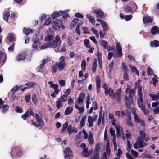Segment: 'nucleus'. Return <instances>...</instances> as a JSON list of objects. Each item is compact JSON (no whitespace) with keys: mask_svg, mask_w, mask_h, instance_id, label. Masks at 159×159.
<instances>
[{"mask_svg":"<svg viewBox=\"0 0 159 159\" xmlns=\"http://www.w3.org/2000/svg\"><path fill=\"white\" fill-rule=\"evenodd\" d=\"M124 11L126 12H128V11L131 12L132 11V10L131 7L129 6H126L124 7Z\"/></svg>","mask_w":159,"mask_h":159,"instance_id":"de8ad7c7","label":"nucleus"},{"mask_svg":"<svg viewBox=\"0 0 159 159\" xmlns=\"http://www.w3.org/2000/svg\"><path fill=\"white\" fill-rule=\"evenodd\" d=\"M122 153V151L121 149L119 148L118 149V152L116 153L117 156L120 157H121V155Z\"/></svg>","mask_w":159,"mask_h":159,"instance_id":"338daca9","label":"nucleus"},{"mask_svg":"<svg viewBox=\"0 0 159 159\" xmlns=\"http://www.w3.org/2000/svg\"><path fill=\"white\" fill-rule=\"evenodd\" d=\"M139 136L138 137V139L140 138L141 139L144 140L145 141L148 142L149 140L148 136H146L145 132L143 130H141L139 132Z\"/></svg>","mask_w":159,"mask_h":159,"instance_id":"4468645a","label":"nucleus"},{"mask_svg":"<svg viewBox=\"0 0 159 159\" xmlns=\"http://www.w3.org/2000/svg\"><path fill=\"white\" fill-rule=\"evenodd\" d=\"M143 21L144 24H146L152 22L153 20L150 17L144 16L143 18Z\"/></svg>","mask_w":159,"mask_h":159,"instance_id":"393cba45","label":"nucleus"},{"mask_svg":"<svg viewBox=\"0 0 159 159\" xmlns=\"http://www.w3.org/2000/svg\"><path fill=\"white\" fill-rule=\"evenodd\" d=\"M50 43L51 45V47L52 48H56L58 44V43L55 41L54 40H53L51 42H50Z\"/></svg>","mask_w":159,"mask_h":159,"instance_id":"4c0bfd02","label":"nucleus"},{"mask_svg":"<svg viewBox=\"0 0 159 159\" xmlns=\"http://www.w3.org/2000/svg\"><path fill=\"white\" fill-rule=\"evenodd\" d=\"M99 154L96 152H94V155L90 157V159H99Z\"/></svg>","mask_w":159,"mask_h":159,"instance_id":"a19ab883","label":"nucleus"},{"mask_svg":"<svg viewBox=\"0 0 159 159\" xmlns=\"http://www.w3.org/2000/svg\"><path fill=\"white\" fill-rule=\"evenodd\" d=\"M27 55L26 52H21L17 56L16 59L18 61L25 60L26 58Z\"/></svg>","mask_w":159,"mask_h":159,"instance_id":"9b49d317","label":"nucleus"},{"mask_svg":"<svg viewBox=\"0 0 159 159\" xmlns=\"http://www.w3.org/2000/svg\"><path fill=\"white\" fill-rule=\"evenodd\" d=\"M68 125V123L67 122H66L63 124L62 129L61 130V133H63L66 130Z\"/></svg>","mask_w":159,"mask_h":159,"instance_id":"37998d69","label":"nucleus"},{"mask_svg":"<svg viewBox=\"0 0 159 159\" xmlns=\"http://www.w3.org/2000/svg\"><path fill=\"white\" fill-rule=\"evenodd\" d=\"M10 154L13 159L14 157H21L23 155L21 148L20 146L13 147L11 149Z\"/></svg>","mask_w":159,"mask_h":159,"instance_id":"7ed1b4c3","label":"nucleus"},{"mask_svg":"<svg viewBox=\"0 0 159 159\" xmlns=\"http://www.w3.org/2000/svg\"><path fill=\"white\" fill-rule=\"evenodd\" d=\"M35 118L37 120V122H38V124L33 122H32V124L36 127L39 126L40 127H42L43 126L44 123L43 119L40 117L39 115L38 114H35Z\"/></svg>","mask_w":159,"mask_h":159,"instance_id":"6e6552de","label":"nucleus"},{"mask_svg":"<svg viewBox=\"0 0 159 159\" xmlns=\"http://www.w3.org/2000/svg\"><path fill=\"white\" fill-rule=\"evenodd\" d=\"M91 29L93 34L96 35V36L97 37H98L99 36L98 32L94 28L92 27Z\"/></svg>","mask_w":159,"mask_h":159,"instance_id":"4d7b16f0","label":"nucleus"},{"mask_svg":"<svg viewBox=\"0 0 159 159\" xmlns=\"http://www.w3.org/2000/svg\"><path fill=\"white\" fill-rule=\"evenodd\" d=\"M15 110L17 113H22L23 112V111L21 108L18 106L16 107Z\"/></svg>","mask_w":159,"mask_h":159,"instance_id":"603ef678","label":"nucleus"},{"mask_svg":"<svg viewBox=\"0 0 159 159\" xmlns=\"http://www.w3.org/2000/svg\"><path fill=\"white\" fill-rule=\"evenodd\" d=\"M85 96V94L83 92H82L80 94L79 98L77 99V101L79 104H80L81 102H83V99Z\"/></svg>","mask_w":159,"mask_h":159,"instance_id":"5701e85b","label":"nucleus"},{"mask_svg":"<svg viewBox=\"0 0 159 159\" xmlns=\"http://www.w3.org/2000/svg\"><path fill=\"white\" fill-rule=\"evenodd\" d=\"M114 67V62H111L108 66V68L109 69V71L110 72L111 71Z\"/></svg>","mask_w":159,"mask_h":159,"instance_id":"680f3d73","label":"nucleus"},{"mask_svg":"<svg viewBox=\"0 0 159 159\" xmlns=\"http://www.w3.org/2000/svg\"><path fill=\"white\" fill-rule=\"evenodd\" d=\"M144 140L141 139L139 138L134 144V147L135 149H137L139 148H143L148 145L147 143L144 142Z\"/></svg>","mask_w":159,"mask_h":159,"instance_id":"0eeeda50","label":"nucleus"},{"mask_svg":"<svg viewBox=\"0 0 159 159\" xmlns=\"http://www.w3.org/2000/svg\"><path fill=\"white\" fill-rule=\"evenodd\" d=\"M81 154L83 157H87L90 156V154L88 152V149L87 148L83 149V151Z\"/></svg>","mask_w":159,"mask_h":159,"instance_id":"a878e982","label":"nucleus"},{"mask_svg":"<svg viewBox=\"0 0 159 159\" xmlns=\"http://www.w3.org/2000/svg\"><path fill=\"white\" fill-rule=\"evenodd\" d=\"M38 38H35L34 41L33 47L35 49H38V48L40 47V43Z\"/></svg>","mask_w":159,"mask_h":159,"instance_id":"412c9836","label":"nucleus"},{"mask_svg":"<svg viewBox=\"0 0 159 159\" xmlns=\"http://www.w3.org/2000/svg\"><path fill=\"white\" fill-rule=\"evenodd\" d=\"M149 97L151 98L152 100H157L159 99V93H158L157 94L153 95L150 93L149 94Z\"/></svg>","mask_w":159,"mask_h":159,"instance_id":"c85d7f7f","label":"nucleus"},{"mask_svg":"<svg viewBox=\"0 0 159 159\" xmlns=\"http://www.w3.org/2000/svg\"><path fill=\"white\" fill-rule=\"evenodd\" d=\"M150 46L151 47H157L159 46V42L157 40H154L151 42Z\"/></svg>","mask_w":159,"mask_h":159,"instance_id":"bb28decb","label":"nucleus"},{"mask_svg":"<svg viewBox=\"0 0 159 159\" xmlns=\"http://www.w3.org/2000/svg\"><path fill=\"white\" fill-rule=\"evenodd\" d=\"M48 84L50 85V87L51 88L54 89V92L56 95L58 94L59 90L58 89V85L57 84H54L52 81H49L48 83Z\"/></svg>","mask_w":159,"mask_h":159,"instance_id":"f3484780","label":"nucleus"},{"mask_svg":"<svg viewBox=\"0 0 159 159\" xmlns=\"http://www.w3.org/2000/svg\"><path fill=\"white\" fill-rule=\"evenodd\" d=\"M116 130L117 136H120L121 135V132L120 127L119 126H116Z\"/></svg>","mask_w":159,"mask_h":159,"instance_id":"3c124183","label":"nucleus"},{"mask_svg":"<svg viewBox=\"0 0 159 159\" xmlns=\"http://www.w3.org/2000/svg\"><path fill=\"white\" fill-rule=\"evenodd\" d=\"M84 43L86 48H90L91 46L89 44V39H85L84 41Z\"/></svg>","mask_w":159,"mask_h":159,"instance_id":"a18cd8bd","label":"nucleus"},{"mask_svg":"<svg viewBox=\"0 0 159 159\" xmlns=\"http://www.w3.org/2000/svg\"><path fill=\"white\" fill-rule=\"evenodd\" d=\"M54 38V36L52 35H47L45 37V41H50L52 40Z\"/></svg>","mask_w":159,"mask_h":159,"instance_id":"58836bf2","label":"nucleus"},{"mask_svg":"<svg viewBox=\"0 0 159 159\" xmlns=\"http://www.w3.org/2000/svg\"><path fill=\"white\" fill-rule=\"evenodd\" d=\"M139 107L140 108V109L142 110L145 115H147L148 114H149L150 112L149 111L148 109H146L145 107V103L144 102H142L140 103L138 102V103Z\"/></svg>","mask_w":159,"mask_h":159,"instance_id":"9d476101","label":"nucleus"},{"mask_svg":"<svg viewBox=\"0 0 159 159\" xmlns=\"http://www.w3.org/2000/svg\"><path fill=\"white\" fill-rule=\"evenodd\" d=\"M51 22V19L50 18H48L46 19L44 23V26L49 25Z\"/></svg>","mask_w":159,"mask_h":159,"instance_id":"8fccbe9b","label":"nucleus"},{"mask_svg":"<svg viewBox=\"0 0 159 159\" xmlns=\"http://www.w3.org/2000/svg\"><path fill=\"white\" fill-rule=\"evenodd\" d=\"M68 11L67 10L63 11L62 14L63 18L64 19H66L70 17V16L68 14Z\"/></svg>","mask_w":159,"mask_h":159,"instance_id":"c9c22d12","label":"nucleus"},{"mask_svg":"<svg viewBox=\"0 0 159 159\" xmlns=\"http://www.w3.org/2000/svg\"><path fill=\"white\" fill-rule=\"evenodd\" d=\"M101 46L104 47L105 49H106L108 48V43L107 41L102 40L101 41Z\"/></svg>","mask_w":159,"mask_h":159,"instance_id":"ea45409f","label":"nucleus"},{"mask_svg":"<svg viewBox=\"0 0 159 159\" xmlns=\"http://www.w3.org/2000/svg\"><path fill=\"white\" fill-rule=\"evenodd\" d=\"M7 39L11 42H12L14 41V37L12 34H9L8 36L7 37Z\"/></svg>","mask_w":159,"mask_h":159,"instance_id":"79ce46f5","label":"nucleus"},{"mask_svg":"<svg viewBox=\"0 0 159 159\" xmlns=\"http://www.w3.org/2000/svg\"><path fill=\"white\" fill-rule=\"evenodd\" d=\"M131 70L132 72H134L135 74L139 75V71L137 70L136 67L134 66H132L131 67Z\"/></svg>","mask_w":159,"mask_h":159,"instance_id":"09e8293b","label":"nucleus"},{"mask_svg":"<svg viewBox=\"0 0 159 159\" xmlns=\"http://www.w3.org/2000/svg\"><path fill=\"white\" fill-rule=\"evenodd\" d=\"M86 17L91 23L93 25H94L95 23V20L94 18L90 14H87L86 16Z\"/></svg>","mask_w":159,"mask_h":159,"instance_id":"c756f323","label":"nucleus"},{"mask_svg":"<svg viewBox=\"0 0 159 159\" xmlns=\"http://www.w3.org/2000/svg\"><path fill=\"white\" fill-rule=\"evenodd\" d=\"M79 21V20L77 18H75L72 21L71 23V25L73 27H74L76 25V24L78 23Z\"/></svg>","mask_w":159,"mask_h":159,"instance_id":"e433bc0d","label":"nucleus"},{"mask_svg":"<svg viewBox=\"0 0 159 159\" xmlns=\"http://www.w3.org/2000/svg\"><path fill=\"white\" fill-rule=\"evenodd\" d=\"M147 74L148 75H151L153 74V70L149 67L147 69Z\"/></svg>","mask_w":159,"mask_h":159,"instance_id":"69168bd1","label":"nucleus"},{"mask_svg":"<svg viewBox=\"0 0 159 159\" xmlns=\"http://www.w3.org/2000/svg\"><path fill=\"white\" fill-rule=\"evenodd\" d=\"M64 153L65 154V157L66 159H69V158L73 157L72 152L71 149L67 147L64 150Z\"/></svg>","mask_w":159,"mask_h":159,"instance_id":"2eb2a0df","label":"nucleus"},{"mask_svg":"<svg viewBox=\"0 0 159 159\" xmlns=\"http://www.w3.org/2000/svg\"><path fill=\"white\" fill-rule=\"evenodd\" d=\"M7 56L5 52L0 51V64L3 65L6 62L7 60Z\"/></svg>","mask_w":159,"mask_h":159,"instance_id":"f8f14e48","label":"nucleus"},{"mask_svg":"<svg viewBox=\"0 0 159 159\" xmlns=\"http://www.w3.org/2000/svg\"><path fill=\"white\" fill-rule=\"evenodd\" d=\"M150 32L153 35L159 34V28L157 26H153L150 30Z\"/></svg>","mask_w":159,"mask_h":159,"instance_id":"6ab92c4d","label":"nucleus"},{"mask_svg":"<svg viewBox=\"0 0 159 159\" xmlns=\"http://www.w3.org/2000/svg\"><path fill=\"white\" fill-rule=\"evenodd\" d=\"M132 16H133L131 15H125V16L124 18L126 21H128L132 19Z\"/></svg>","mask_w":159,"mask_h":159,"instance_id":"6e6d98bb","label":"nucleus"},{"mask_svg":"<svg viewBox=\"0 0 159 159\" xmlns=\"http://www.w3.org/2000/svg\"><path fill=\"white\" fill-rule=\"evenodd\" d=\"M128 118L127 120L126 121V124L127 125L129 126H130L131 127H134V125L132 123L131 121V116L130 114H129L127 115Z\"/></svg>","mask_w":159,"mask_h":159,"instance_id":"4be33fe9","label":"nucleus"},{"mask_svg":"<svg viewBox=\"0 0 159 159\" xmlns=\"http://www.w3.org/2000/svg\"><path fill=\"white\" fill-rule=\"evenodd\" d=\"M73 111V108L69 106L66 109L65 111L64 114L65 115H69Z\"/></svg>","mask_w":159,"mask_h":159,"instance_id":"b1692460","label":"nucleus"},{"mask_svg":"<svg viewBox=\"0 0 159 159\" xmlns=\"http://www.w3.org/2000/svg\"><path fill=\"white\" fill-rule=\"evenodd\" d=\"M8 106L6 104L5 105H3L2 106H0V109H2V112L3 113H5L7 112L8 109Z\"/></svg>","mask_w":159,"mask_h":159,"instance_id":"cd10ccee","label":"nucleus"},{"mask_svg":"<svg viewBox=\"0 0 159 159\" xmlns=\"http://www.w3.org/2000/svg\"><path fill=\"white\" fill-rule=\"evenodd\" d=\"M125 92L127 94H129L128 96H125L124 98V99L126 101V107L129 109L131 107V105L134 101L133 98L135 93V89H130L129 87H127Z\"/></svg>","mask_w":159,"mask_h":159,"instance_id":"f257e3e1","label":"nucleus"},{"mask_svg":"<svg viewBox=\"0 0 159 159\" xmlns=\"http://www.w3.org/2000/svg\"><path fill=\"white\" fill-rule=\"evenodd\" d=\"M118 52L117 53V54L116 55V57H120V58L122 57L123 55V54L122 53V49L117 50Z\"/></svg>","mask_w":159,"mask_h":159,"instance_id":"e2e57ef3","label":"nucleus"},{"mask_svg":"<svg viewBox=\"0 0 159 159\" xmlns=\"http://www.w3.org/2000/svg\"><path fill=\"white\" fill-rule=\"evenodd\" d=\"M95 80L96 83L97 92L98 93L100 91V88L101 87V80L99 76H96Z\"/></svg>","mask_w":159,"mask_h":159,"instance_id":"aec40b11","label":"nucleus"},{"mask_svg":"<svg viewBox=\"0 0 159 159\" xmlns=\"http://www.w3.org/2000/svg\"><path fill=\"white\" fill-rule=\"evenodd\" d=\"M23 32L26 35H28L30 32L32 33L33 31L31 29L24 28Z\"/></svg>","mask_w":159,"mask_h":159,"instance_id":"72a5a7b5","label":"nucleus"},{"mask_svg":"<svg viewBox=\"0 0 159 159\" xmlns=\"http://www.w3.org/2000/svg\"><path fill=\"white\" fill-rule=\"evenodd\" d=\"M70 92V89H68L65 92V94L63 95L57 99L56 102V107L57 109H59L62 107L63 105V103L66 101L67 97L69 95Z\"/></svg>","mask_w":159,"mask_h":159,"instance_id":"f03ea898","label":"nucleus"},{"mask_svg":"<svg viewBox=\"0 0 159 159\" xmlns=\"http://www.w3.org/2000/svg\"><path fill=\"white\" fill-rule=\"evenodd\" d=\"M10 15V13L8 11H5L3 15V18L4 20L5 21H7L8 19V17Z\"/></svg>","mask_w":159,"mask_h":159,"instance_id":"473e14b6","label":"nucleus"},{"mask_svg":"<svg viewBox=\"0 0 159 159\" xmlns=\"http://www.w3.org/2000/svg\"><path fill=\"white\" fill-rule=\"evenodd\" d=\"M137 88L138 89L137 94L139 96L137 99V102L138 103V102H139H139L142 103L143 102V94L142 93V86L140 85H138L137 87Z\"/></svg>","mask_w":159,"mask_h":159,"instance_id":"1a4fd4ad","label":"nucleus"},{"mask_svg":"<svg viewBox=\"0 0 159 159\" xmlns=\"http://www.w3.org/2000/svg\"><path fill=\"white\" fill-rule=\"evenodd\" d=\"M88 121L89 123V127H92L93 125V120L92 117L90 116L88 117Z\"/></svg>","mask_w":159,"mask_h":159,"instance_id":"2f4dec72","label":"nucleus"},{"mask_svg":"<svg viewBox=\"0 0 159 159\" xmlns=\"http://www.w3.org/2000/svg\"><path fill=\"white\" fill-rule=\"evenodd\" d=\"M36 84V83L35 82H28L25 84V85L27 86L29 88H33V86H35Z\"/></svg>","mask_w":159,"mask_h":159,"instance_id":"f704fd0d","label":"nucleus"},{"mask_svg":"<svg viewBox=\"0 0 159 159\" xmlns=\"http://www.w3.org/2000/svg\"><path fill=\"white\" fill-rule=\"evenodd\" d=\"M121 88L116 89L115 91V94L114 93V91L112 89L110 93L109 96L112 99H115L116 98V101L117 103H120V98L121 96Z\"/></svg>","mask_w":159,"mask_h":159,"instance_id":"20e7f679","label":"nucleus"},{"mask_svg":"<svg viewBox=\"0 0 159 159\" xmlns=\"http://www.w3.org/2000/svg\"><path fill=\"white\" fill-rule=\"evenodd\" d=\"M97 20L100 22L101 25L103 28V30L106 31L108 30V26L107 23L100 19L97 18Z\"/></svg>","mask_w":159,"mask_h":159,"instance_id":"a211bd4d","label":"nucleus"},{"mask_svg":"<svg viewBox=\"0 0 159 159\" xmlns=\"http://www.w3.org/2000/svg\"><path fill=\"white\" fill-rule=\"evenodd\" d=\"M58 14L57 12H54L51 15V17L52 18L53 20H54V19H57L56 18L59 17Z\"/></svg>","mask_w":159,"mask_h":159,"instance_id":"5fc2aeb1","label":"nucleus"},{"mask_svg":"<svg viewBox=\"0 0 159 159\" xmlns=\"http://www.w3.org/2000/svg\"><path fill=\"white\" fill-rule=\"evenodd\" d=\"M134 119L135 121L138 123H139L141 119H140L139 115H137L136 114H134Z\"/></svg>","mask_w":159,"mask_h":159,"instance_id":"bf43d9fd","label":"nucleus"},{"mask_svg":"<svg viewBox=\"0 0 159 159\" xmlns=\"http://www.w3.org/2000/svg\"><path fill=\"white\" fill-rule=\"evenodd\" d=\"M51 43L49 42H47L45 43L42 46V47L43 49H45L47 48L51 47Z\"/></svg>","mask_w":159,"mask_h":159,"instance_id":"49530a36","label":"nucleus"},{"mask_svg":"<svg viewBox=\"0 0 159 159\" xmlns=\"http://www.w3.org/2000/svg\"><path fill=\"white\" fill-rule=\"evenodd\" d=\"M86 62L85 60L82 61L81 64V67L82 70L84 71L86 69Z\"/></svg>","mask_w":159,"mask_h":159,"instance_id":"c03bdc74","label":"nucleus"},{"mask_svg":"<svg viewBox=\"0 0 159 159\" xmlns=\"http://www.w3.org/2000/svg\"><path fill=\"white\" fill-rule=\"evenodd\" d=\"M97 56L98 60H102V54L99 52V51L98 50V51L97 54Z\"/></svg>","mask_w":159,"mask_h":159,"instance_id":"0e129e2a","label":"nucleus"},{"mask_svg":"<svg viewBox=\"0 0 159 159\" xmlns=\"http://www.w3.org/2000/svg\"><path fill=\"white\" fill-rule=\"evenodd\" d=\"M112 89L111 88H109V89L108 88L106 89H105L104 93L106 96H107V95H109L110 93L111 90Z\"/></svg>","mask_w":159,"mask_h":159,"instance_id":"864d4df0","label":"nucleus"},{"mask_svg":"<svg viewBox=\"0 0 159 159\" xmlns=\"http://www.w3.org/2000/svg\"><path fill=\"white\" fill-rule=\"evenodd\" d=\"M22 88H23V86L22 85L18 86L17 85H16L11 89V91L14 93L20 90L21 89H22Z\"/></svg>","mask_w":159,"mask_h":159,"instance_id":"7c9ffc66","label":"nucleus"},{"mask_svg":"<svg viewBox=\"0 0 159 159\" xmlns=\"http://www.w3.org/2000/svg\"><path fill=\"white\" fill-rule=\"evenodd\" d=\"M93 13L96 14V17L97 18L99 17L101 18H103L104 17V13L101 9H95L93 11Z\"/></svg>","mask_w":159,"mask_h":159,"instance_id":"ddd939ff","label":"nucleus"},{"mask_svg":"<svg viewBox=\"0 0 159 159\" xmlns=\"http://www.w3.org/2000/svg\"><path fill=\"white\" fill-rule=\"evenodd\" d=\"M66 66L65 62L59 61L58 62H56L52 67V71L53 73H55L57 71L58 69L59 71H61L64 69Z\"/></svg>","mask_w":159,"mask_h":159,"instance_id":"39448f33","label":"nucleus"},{"mask_svg":"<svg viewBox=\"0 0 159 159\" xmlns=\"http://www.w3.org/2000/svg\"><path fill=\"white\" fill-rule=\"evenodd\" d=\"M102 110H100L99 112V118L98 121V125H100L101 122V121L102 120Z\"/></svg>","mask_w":159,"mask_h":159,"instance_id":"052dcab7","label":"nucleus"},{"mask_svg":"<svg viewBox=\"0 0 159 159\" xmlns=\"http://www.w3.org/2000/svg\"><path fill=\"white\" fill-rule=\"evenodd\" d=\"M34 113L33 112L32 109L31 108H30L29 111H26L24 114L21 116V118L24 120H26L29 115L34 116Z\"/></svg>","mask_w":159,"mask_h":159,"instance_id":"dca6fc26","label":"nucleus"},{"mask_svg":"<svg viewBox=\"0 0 159 159\" xmlns=\"http://www.w3.org/2000/svg\"><path fill=\"white\" fill-rule=\"evenodd\" d=\"M52 25L53 27L55 30H58L60 28L63 29L65 28L62 21L58 19H55L54 21L52 22Z\"/></svg>","mask_w":159,"mask_h":159,"instance_id":"423d86ee","label":"nucleus"},{"mask_svg":"<svg viewBox=\"0 0 159 159\" xmlns=\"http://www.w3.org/2000/svg\"><path fill=\"white\" fill-rule=\"evenodd\" d=\"M123 79L125 80V81H128L129 80V77L127 72L125 71L124 72L123 75Z\"/></svg>","mask_w":159,"mask_h":159,"instance_id":"13d9d810","label":"nucleus"},{"mask_svg":"<svg viewBox=\"0 0 159 159\" xmlns=\"http://www.w3.org/2000/svg\"><path fill=\"white\" fill-rule=\"evenodd\" d=\"M75 17L78 18H80V19L83 18V16L82 14H81L80 13H77L75 14Z\"/></svg>","mask_w":159,"mask_h":159,"instance_id":"774afa93","label":"nucleus"}]
</instances>
